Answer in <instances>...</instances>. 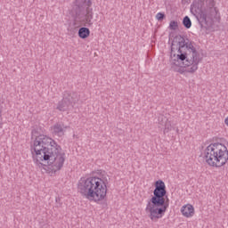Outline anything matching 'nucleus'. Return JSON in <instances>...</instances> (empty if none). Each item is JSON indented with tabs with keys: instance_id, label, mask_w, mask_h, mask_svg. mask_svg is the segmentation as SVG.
Instances as JSON below:
<instances>
[{
	"instance_id": "10",
	"label": "nucleus",
	"mask_w": 228,
	"mask_h": 228,
	"mask_svg": "<svg viewBox=\"0 0 228 228\" xmlns=\"http://www.w3.org/2000/svg\"><path fill=\"white\" fill-rule=\"evenodd\" d=\"M181 213L186 218H190L195 215V208L190 204L184 205L181 208Z\"/></svg>"
},
{
	"instance_id": "8",
	"label": "nucleus",
	"mask_w": 228,
	"mask_h": 228,
	"mask_svg": "<svg viewBox=\"0 0 228 228\" xmlns=\"http://www.w3.org/2000/svg\"><path fill=\"white\" fill-rule=\"evenodd\" d=\"M65 129H67V126L63 122H58L52 126V133L55 136L61 137L65 135Z\"/></svg>"
},
{
	"instance_id": "1",
	"label": "nucleus",
	"mask_w": 228,
	"mask_h": 228,
	"mask_svg": "<svg viewBox=\"0 0 228 228\" xmlns=\"http://www.w3.org/2000/svg\"><path fill=\"white\" fill-rule=\"evenodd\" d=\"M32 136H35L31 151L33 159L36 163L42 165V161H47L49 169L56 174L58 170L63 168L65 163V152L61 151V146L56 142L53 138L39 134L38 130H32Z\"/></svg>"
},
{
	"instance_id": "14",
	"label": "nucleus",
	"mask_w": 228,
	"mask_h": 228,
	"mask_svg": "<svg viewBox=\"0 0 228 228\" xmlns=\"http://www.w3.org/2000/svg\"><path fill=\"white\" fill-rule=\"evenodd\" d=\"M183 25L184 26V28H186V29H190V28H191V20L190 19V17L185 16L183 18Z\"/></svg>"
},
{
	"instance_id": "12",
	"label": "nucleus",
	"mask_w": 228,
	"mask_h": 228,
	"mask_svg": "<svg viewBox=\"0 0 228 228\" xmlns=\"http://www.w3.org/2000/svg\"><path fill=\"white\" fill-rule=\"evenodd\" d=\"M159 124H160V126L165 124L164 134H167V133H170V131H172V125L165 116L159 117Z\"/></svg>"
},
{
	"instance_id": "11",
	"label": "nucleus",
	"mask_w": 228,
	"mask_h": 228,
	"mask_svg": "<svg viewBox=\"0 0 228 228\" xmlns=\"http://www.w3.org/2000/svg\"><path fill=\"white\" fill-rule=\"evenodd\" d=\"M70 108H72L70 102L67 101V98H62V100L58 102L56 110H59V111H67Z\"/></svg>"
},
{
	"instance_id": "9",
	"label": "nucleus",
	"mask_w": 228,
	"mask_h": 228,
	"mask_svg": "<svg viewBox=\"0 0 228 228\" xmlns=\"http://www.w3.org/2000/svg\"><path fill=\"white\" fill-rule=\"evenodd\" d=\"M67 98V101L69 102L71 108H74V104L79 102V94L76 92L66 91L63 94V99Z\"/></svg>"
},
{
	"instance_id": "17",
	"label": "nucleus",
	"mask_w": 228,
	"mask_h": 228,
	"mask_svg": "<svg viewBox=\"0 0 228 228\" xmlns=\"http://www.w3.org/2000/svg\"><path fill=\"white\" fill-rule=\"evenodd\" d=\"M224 124L228 126V117L224 119Z\"/></svg>"
},
{
	"instance_id": "13",
	"label": "nucleus",
	"mask_w": 228,
	"mask_h": 228,
	"mask_svg": "<svg viewBox=\"0 0 228 228\" xmlns=\"http://www.w3.org/2000/svg\"><path fill=\"white\" fill-rule=\"evenodd\" d=\"M78 37L85 40L90 37V28L86 27H82L78 29Z\"/></svg>"
},
{
	"instance_id": "3",
	"label": "nucleus",
	"mask_w": 228,
	"mask_h": 228,
	"mask_svg": "<svg viewBox=\"0 0 228 228\" xmlns=\"http://www.w3.org/2000/svg\"><path fill=\"white\" fill-rule=\"evenodd\" d=\"M110 176L102 175L101 177H82L77 183V191L88 200L101 202L106 199Z\"/></svg>"
},
{
	"instance_id": "15",
	"label": "nucleus",
	"mask_w": 228,
	"mask_h": 228,
	"mask_svg": "<svg viewBox=\"0 0 228 228\" xmlns=\"http://www.w3.org/2000/svg\"><path fill=\"white\" fill-rule=\"evenodd\" d=\"M168 28L172 31H175V29H177V28H179V23L175 20H171Z\"/></svg>"
},
{
	"instance_id": "4",
	"label": "nucleus",
	"mask_w": 228,
	"mask_h": 228,
	"mask_svg": "<svg viewBox=\"0 0 228 228\" xmlns=\"http://www.w3.org/2000/svg\"><path fill=\"white\" fill-rule=\"evenodd\" d=\"M191 13L196 17L201 29H213L215 19L219 17L215 0H194L191 5Z\"/></svg>"
},
{
	"instance_id": "7",
	"label": "nucleus",
	"mask_w": 228,
	"mask_h": 228,
	"mask_svg": "<svg viewBox=\"0 0 228 228\" xmlns=\"http://www.w3.org/2000/svg\"><path fill=\"white\" fill-rule=\"evenodd\" d=\"M92 0H75L71 9V15L76 22H80L90 28L94 26V9Z\"/></svg>"
},
{
	"instance_id": "6",
	"label": "nucleus",
	"mask_w": 228,
	"mask_h": 228,
	"mask_svg": "<svg viewBox=\"0 0 228 228\" xmlns=\"http://www.w3.org/2000/svg\"><path fill=\"white\" fill-rule=\"evenodd\" d=\"M203 158L209 167L220 168L228 161L227 146L220 142L211 143L204 150Z\"/></svg>"
},
{
	"instance_id": "2",
	"label": "nucleus",
	"mask_w": 228,
	"mask_h": 228,
	"mask_svg": "<svg viewBox=\"0 0 228 228\" xmlns=\"http://www.w3.org/2000/svg\"><path fill=\"white\" fill-rule=\"evenodd\" d=\"M175 51L178 53L173 62L175 67H187L186 72L191 74L197 72L200 63V53L197 52L195 43L182 36L175 37L171 44V56L174 58Z\"/></svg>"
},
{
	"instance_id": "16",
	"label": "nucleus",
	"mask_w": 228,
	"mask_h": 228,
	"mask_svg": "<svg viewBox=\"0 0 228 228\" xmlns=\"http://www.w3.org/2000/svg\"><path fill=\"white\" fill-rule=\"evenodd\" d=\"M166 17H167V16L164 14V12H159V13H157V15H156V19H157V20H159V21H161V20H165Z\"/></svg>"
},
{
	"instance_id": "5",
	"label": "nucleus",
	"mask_w": 228,
	"mask_h": 228,
	"mask_svg": "<svg viewBox=\"0 0 228 228\" xmlns=\"http://www.w3.org/2000/svg\"><path fill=\"white\" fill-rule=\"evenodd\" d=\"M165 197H167L165 182L163 180H158L155 182L153 196L147 203L145 208L146 213H149V217L152 222H158L167 213L168 203H166Z\"/></svg>"
}]
</instances>
